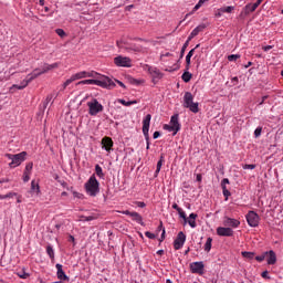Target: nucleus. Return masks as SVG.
I'll use <instances>...</instances> for the list:
<instances>
[{
	"label": "nucleus",
	"mask_w": 283,
	"mask_h": 283,
	"mask_svg": "<svg viewBox=\"0 0 283 283\" xmlns=\"http://www.w3.org/2000/svg\"><path fill=\"white\" fill-rule=\"evenodd\" d=\"M78 85H97L104 90H114L116 83L107 76H102L99 80H83L78 82Z\"/></svg>",
	"instance_id": "f257e3e1"
},
{
	"label": "nucleus",
	"mask_w": 283,
	"mask_h": 283,
	"mask_svg": "<svg viewBox=\"0 0 283 283\" xmlns=\"http://www.w3.org/2000/svg\"><path fill=\"white\" fill-rule=\"evenodd\" d=\"M84 189L87 196H91V198H96V196L101 193V182H98V179H96V175H92L88 178L84 185Z\"/></svg>",
	"instance_id": "f03ea898"
},
{
	"label": "nucleus",
	"mask_w": 283,
	"mask_h": 283,
	"mask_svg": "<svg viewBox=\"0 0 283 283\" xmlns=\"http://www.w3.org/2000/svg\"><path fill=\"white\" fill-rule=\"evenodd\" d=\"M182 106L192 112V114H198V112H200V104L193 102V94H191V92L185 93Z\"/></svg>",
	"instance_id": "7ed1b4c3"
},
{
	"label": "nucleus",
	"mask_w": 283,
	"mask_h": 283,
	"mask_svg": "<svg viewBox=\"0 0 283 283\" xmlns=\"http://www.w3.org/2000/svg\"><path fill=\"white\" fill-rule=\"evenodd\" d=\"M8 160H11L9 163L10 169H15V167H20L22 163H25V158L28 156L27 151H21L19 154L12 155V154H6L4 155Z\"/></svg>",
	"instance_id": "20e7f679"
},
{
	"label": "nucleus",
	"mask_w": 283,
	"mask_h": 283,
	"mask_svg": "<svg viewBox=\"0 0 283 283\" xmlns=\"http://www.w3.org/2000/svg\"><path fill=\"white\" fill-rule=\"evenodd\" d=\"M87 107L90 116H97L104 109L103 104H99L98 99L96 98H93L91 102H87Z\"/></svg>",
	"instance_id": "39448f33"
},
{
	"label": "nucleus",
	"mask_w": 283,
	"mask_h": 283,
	"mask_svg": "<svg viewBox=\"0 0 283 283\" xmlns=\"http://www.w3.org/2000/svg\"><path fill=\"white\" fill-rule=\"evenodd\" d=\"M178 118L179 115L175 114L170 118V125H164V129H166L167 132H174V136H176L180 129V122L178 120Z\"/></svg>",
	"instance_id": "423d86ee"
},
{
	"label": "nucleus",
	"mask_w": 283,
	"mask_h": 283,
	"mask_svg": "<svg viewBox=\"0 0 283 283\" xmlns=\"http://www.w3.org/2000/svg\"><path fill=\"white\" fill-rule=\"evenodd\" d=\"M149 125H151V114H147L143 119V134L146 140V149H149Z\"/></svg>",
	"instance_id": "0eeeda50"
},
{
	"label": "nucleus",
	"mask_w": 283,
	"mask_h": 283,
	"mask_svg": "<svg viewBox=\"0 0 283 283\" xmlns=\"http://www.w3.org/2000/svg\"><path fill=\"white\" fill-rule=\"evenodd\" d=\"M245 218L249 227L255 228L260 224V216L255 211H249Z\"/></svg>",
	"instance_id": "6e6552de"
},
{
	"label": "nucleus",
	"mask_w": 283,
	"mask_h": 283,
	"mask_svg": "<svg viewBox=\"0 0 283 283\" xmlns=\"http://www.w3.org/2000/svg\"><path fill=\"white\" fill-rule=\"evenodd\" d=\"M114 63L117 67H132V59L128 56L118 55L114 59Z\"/></svg>",
	"instance_id": "1a4fd4ad"
},
{
	"label": "nucleus",
	"mask_w": 283,
	"mask_h": 283,
	"mask_svg": "<svg viewBox=\"0 0 283 283\" xmlns=\"http://www.w3.org/2000/svg\"><path fill=\"white\" fill-rule=\"evenodd\" d=\"M187 241V235L185 232H179L177 238L174 241L175 251H180L181 247H185V242Z\"/></svg>",
	"instance_id": "9d476101"
},
{
	"label": "nucleus",
	"mask_w": 283,
	"mask_h": 283,
	"mask_svg": "<svg viewBox=\"0 0 283 283\" xmlns=\"http://www.w3.org/2000/svg\"><path fill=\"white\" fill-rule=\"evenodd\" d=\"M56 67H59V63H53V64H44L42 66V71H40L39 69L33 70V72L31 74H38V76H41V74H45L48 72H50L51 70H56Z\"/></svg>",
	"instance_id": "9b49d317"
},
{
	"label": "nucleus",
	"mask_w": 283,
	"mask_h": 283,
	"mask_svg": "<svg viewBox=\"0 0 283 283\" xmlns=\"http://www.w3.org/2000/svg\"><path fill=\"white\" fill-rule=\"evenodd\" d=\"M39 74H29L27 75L25 80H23L21 82V84H14L13 87H15L17 90H25V87H28V85H30V83H32V81H34V78H36Z\"/></svg>",
	"instance_id": "f8f14e48"
},
{
	"label": "nucleus",
	"mask_w": 283,
	"mask_h": 283,
	"mask_svg": "<svg viewBox=\"0 0 283 283\" xmlns=\"http://www.w3.org/2000/svg\"><path fill=\"white\" fill-rule=\"evenodd\" d=\"M190 271L202 275L205 273V263L202 261L190 263Z\"/></svg>",
	"instance_id": "ddd939ff"
},
{
	"label": "nucleus",
	"mask_w": 283,
	"mask_h": 283,
	"mask_svg": "<svg viewBox=\"0 0 283 283\" xmlns=\"http://www.w3.org/2000/svg\"><path fill=\"white\" fill-rule=\"evenodd\" d=\"M56 269V277L60 280V282H70V276L65 274V271H63V265L61 263H57L55 265Z\"/></svg>",
	"instance_id": "4468645a"
},
{
	"label": "nucleus",
	"mask_w": 283,
	"mask_h": 283,
	"mask_svg": "<svg viewBox=\"0 0 283 283\" xmlns=\"http://www.w3.org/2000/svg\"><path fill=\"white\" fill-rule=\"evenodd\" d=\"M114 147V140L111 137H103L102 138V149H105L107 154H112Z\"/></svg>",
	"instance_id": "2eb2a0df"
},
{
	"label": "nucleus",
	"mask_w": 283,
	"mask_h": 283,
	"mask_svg": "<svg viewBox=\"0 0 283 283\" xmlns=\"http://www.w3.org/2000/svg\"><path fill=\"white\" fill-rule=\"evenodd\" d=\"M223 227H228L229 229H238L240 227V220L224 217L223 218Z\"/></svg>",
	"instance_id": "dca6fc26"
},
{
	"label": "nucleus",
	"mask_w": 283,
	"mask_h": 283,
	"mask_svg": "<svg viewBox=\"0 0 283 283\" xmlns=\"http://www.w3.org/2000/svg\"><path fill=\"white\" fill-rule=\"evenodd\" d=\"M217 234L222 238H231V237H233V229H231L229 227H219L217 229Z\"/></svg>",
	"instance_id": "f3484780"
},
{
	"label": "nucleus",
	"mask_w": 283,
	"mask_h": 283,
	"mask_svg": "<svg viewBox=\"0 0 283 283\" xmlns=\"http://www.w3.org/2000/svg\"><path fill=\"white\" fill-rule=\"evenodd\" d=\"M266 255H268V264L273 265L277 262V255L275 254V251L270 250V251H265Z\"/></svg>",
	"instance_id": "a211bd4d"
},
{
	"label": "nucleus",
	"mask_w": 283,
	"mask_h": 283,
	"mask_svg": "<svg viewBox=\"0 0 283 283\" xmlns=\"http://www.w3.org/2000/svg\"><path fill=\"white\" fill-rule=\"evenodd\" d=\"M124 49L126 52H143V46L140 44H126Z\"/></svg>",
	"instance_id": "6ab92c4d"
},
{
	"label": "nucleus",
	"mask_w": 283,
	"mask_h": 283,
	"mask_svg": "<svg viewBox=\"0 0 283 283\" xmlns=\"http://www.w3.org/2000/svg\"><path fill=\"white\" fill-rule=\"evenodd\" d=\"M148 72L153 76V78H163V73L156 66H149Z\"/></svg>",
	"instance_id": "aec40b11"
},
{
	"label": "nucleus",
	"mask_w": 283,
	"mask_h": 283,
	"mask_svg": "<svg viewBox=\"0 0 283 283\" xmlns=\"http://www.w3.org/2000/svg\"><path fill=\"white\" fill-rule=\"evenodd\" d=\"M130 218L134 220V222H137V224H140V227H145V222L143 221V216L138 212H133Z\"/></svg>",
	"instance_id": "412c9836"
},
{
	"label": "nucleus",
	"mask_w": 283,
	"mask_h": 283,
	"mask_svg": "<svg viewBox=\"0 0 283 283\" xmlns=\"http://www.w3.org/2000/svg\"><path fill=\"white\" fill-rule=\"evenodd\" d=\"M196 218H198V214L192 212L189 214V218L185 222H188V224H189V227H191V229H196V227H197Z\"/></svg>",
	"instance_id": "4be33fe9"
},
{
	"label": "nucleus",
	"mask_w": 283,
	"mask_h": 283,
	"mask_svg": "<svg viewBox=\"0 0 283 283\" xmlns=\"http://www.w3.org/2000/svg\"><path fill=\"white\" fill-rule=\"evenodd\" d=\"M260 6L254 2L253 4L249 3L244 7V10H245V14H249L250 12H255V10H258Z\"/></svg>",
	"instance_id": "5701e85b"
},
{
	"label": "nucleus",
	"mask_w": 283,
	"mask_h": 283,
	"mask_svg": "<svg viewBox=\"0 0 283 283\" xmlns=\"http://www.w3.org/2000/svg\"><path fill=\"white\" fill-rule=\"evenodd\" d=\"M31 191L32 193H36V196L41 193V187H39V182L34 180L31 181Z\"/></svg>",
	"instance_id": "b1692460"
},
{
	"label": "nucleus",
	"mask_w": 283,
	"mask_h": 283,
	"mask_svg": "<svg viewBox=\"0 0 283 283\" xmlns=\"http://www.w3.org/2000/svg\"><path fill=\"white\" fill-rule=\"evenodd\" d=\"M196 52V49H192L188 52V54L186 55V70H189L190 65H191V56H193V53Z\"/></svg>",
	"instance_id": "393cba45"
},
{
	"label": "nucleus",
	"mask_w": 283,
	"mask_h": 283,
	"mask_svg": "<svg viewBox=\"0 0 283 283\" xmlns=\"http://www.w3.org/2000/svg\"><path fill=\"white\" fill-rule=\"evenodd\" d=\"M206 28H207V24H205V23L199 24L197 28H195V29L192 30V35L198 36V35L200 34V32H203V30H205Z\"/></svg>",
	"instance_id": "a878e982"
},
{
	"label": "nucleus",
	"mask_w": 283,
	"mask_h": 283,
	"mask_svg": "<svg viewBox=\"0 0 283 283\" xmlns=\"http://www.w3.org/2000/svg\"><path fill=\"white\" fill-rule=\"evenodd\" d=\"M192 76H193V74H191L189 72V70L186 69V71L181 75V78H182L184 83H189V81H191Z\"/></svg>",
	"instance_id": "bb28decb"
},
{
	"label": "nucleus",
	"mask_w": 283,
	"mask_h": 283,
	"mask_svg": "<svg viewBox=\"0 0 283 283\" xmlns=\"http://www.w3.org/2000/svg\"><path fill=\"white\" fill-rule=\"evenodd\" d=\"M163 163H165V157L161 156L160 159L157 163V168L155 170V176H158L160 174V169H163Z\"/></svg>",
	"instance_id": "cd10ccee"
},
{
	"label": "nucleus",
	"mask_w": 283,
	"mask_h": 283,
	"mask_svg": "<svg viewBox=\"0 0 283 283\" xmlns=\"http://www.w3.org/2000/svg\"><path fill=\"white\" fill-rule=\"evenodd\" d=\"M117 103H120V105H124L125 107H129L132 105H136L137 101H125V99H117Z\"/></svg>",
	"instance_id": "c85d7f7f"
},
{
	"label": "nucleus",
	"mask_w": 283,
	"mask_h": 283,
	"mask_svg": "<svg viewBox=\"0 0 283 283\" xmlns=\"http://www.w3.org/2000/svg\"><path fill=\"white\" fill-rule=\"evenodd\" d=\"M233 10H235V7H233V6L220 8V12H223L227 14H231V12H233Z\"/></svg>",
	"instance_id": "c756f323"
},
{
	"label": "nucleus",
	"mask_w": 283,
	"mask_h": 283,
	"mask_svg": "<svg viewBox=\"0 0 283 283\" xmlns=\"http://www.w3.org/2000/svg\"><path fill=\"white\" fill-rule=\"evenodd\" d=\"M241 255L247 258V260H253V258H255V252L243 251L241 252Z\"/></svg>",
	"instance_id": "7c9ffc66"
},
{
	"label": "nucleus",
	"mask_w": 283,
	"mask_h": 283,
	"mask_svg": "<svg viewBox=\"0 0 283 283\" xmlns=\"http://www.w3.org/2000/svg\"><path fill=\"white\" fill-rule=\"evenodd\" d=\"M95 174L98 178H105V174H103V168L99 165L95 166Z\"/></svg>",
	"instance_id": "2f4dec72"
},
{
	"label": "nucleus",
	"mask_w": 283,
	"mask_h": 283,
	"mask_svg": "<svg viewBox=\"0 0 283 283\" xmlns=\"http://www.w3.org/2000/svg\"><path fill=\"white\" fill-rule=\"evenodd\" d=\"M213 242V239H211V237H209L206 241V244H205V251L207 253H209V251H211V243Z\"/></svg>",
	"instance_id": "473e14b6"
},
{
	"label": "nucleus",
	"mask_w": 283,
	"mask_h": 283,
	"mask_svg": "<svg viewBox=\"0 0 283 283\" xmlns=\"http://www.w3.org/2000/svg\"><path fill=\"white\" fill-rule=\"evenodd\" d=\"M74 75H75L76 81H78L81 78H87V71H81Z\"/></svg>",
	"instance_id": "72a5a7b5"
},
{
	"label": "nucleus",
	"mask_w": 283,
	"mask_h": 283,
	"mask_svg": "<svg viewBox=\"0 0 283 283\" xmlns=\"http://www.w3.org/2000/svg\"><path fill=\"white\" fill-rule=\"evenodd\" d=\"M46 253L51 260H54V248L52 245L46 247Z\"/></svg>",
	"instance_id": "f704fd0d"
},
{
	"label": "nucleus",
	"mask_w": 283,
	"mask_h": 283,
	"mask_svg": "<svg viewBox=\"0 0 283 283\" xmlns=\"http://www.w3.org/2000/svg\"><path fill=\"white\" fill-rule=\"evenodd\" d=\"M187 48H189V41H186L181 48L180 51V59H182L185 56V52L187 51Z\"/></svg>",
	"instance_id": "c9c22d12"
},
{
	"label": "nucleus",
	"mask_w": 283,
	"mask_h": 283,
	"mask_svg": "<svg viewBox=\"0 0 283 283\" xmlns=\"http://www.w3.org/2000/svg\"><path fill=\"white\" fill-rule=\"evenodd\" d=\"M74 81H76L75 75H72L71 78L66 80L63 84L64 90H65V87H67V85H71V83H74Z\"/></svg>",
	"instance_id": "e433bc0d"
},
{
	"label": "nucleus",
	"mask_w": 283,
	"mask_h": 283,
	"mask_svg": "<svg viewBox=\"0 0 283 283\" xmlns=\"http://www.w3.org/2000/svg\"><path fill=\"white\" fill-rule=\"evenodd\" d=\"M34 167L33 163H28L24 169V174H32V168Z\"/></svg>",
	"instance_id": "4c0bfd02"
},
{
	"label": "nucleus",
	"mask_w": 283,
	"mask_h": 283,
	"mask_svg": "<svg viewBox=\"0 0 283 283\" xmlns=\"http://www.w3.org/2000/svg\"><path fill=\"white\" fill-rule=\"evenodd\" d=\"M18 277H21V280H28V277H30V273L24 271L18 272Z\"/></svg>",
	"instance_id": "58836bf2"
},
{
	"label": "nucleus",
	"mask_w": 283,
	"mask_h": 283,
	"mask_svg": "<svg viewBox=\"0 0 283 283\" xmlns=\"http://www.w3.org/2000/svg\"><path fill=\"white\" fill-rule=\"evenodd\" d=\"M55 34H57V36H61V39H64V36H67V34L63 29H56Z\"/></svg>",
	"instance_id": "ea45409f"
},
{
	"label": "nucleus",
	"mask_w": 283,
	"mask_h": 283,
	"mask_svg": "<svg viewBox=\"0 0 283 283\" xmlns=\"http://www.w3.org/2000/svg\"><path fill=\"white\" fill-rule=\"evenodd\" d=\"M92 220H94L93 216H88V217L81 216V219H80V221H82V222H92Z\"/></svg>",
	"instance_id": "a19ab883"
},
{
	"label": "nucleus",
	"mask_w": 283,
	"mask_h": 283,
	"mask_svg": "<svg viewBox=\"0 0 283 283\" xmlns=\"http://www.w3.org/2000/svg\"><path fill=\"white\" fill-rule=\"evenodd\" d=\"M96 76H98L97 72H94V71L86 72V78H96Z\"/></svg>",
	"instance_id": "79ce46f5"
},
{
	"label": "nucleus",
	"mask_w": 283,
	"mask_h": 283,
	"mask_svg": "<svg viewBox=\"0 0 283 283\" xmlns=\"http://www.w3.org/2000/svg\"><path fill=\"white\" fill-rule=\"evenodd\" d=\"M265 259H266V252H263L261 255L255 256L256 262H264Z\"/></svg>",
	"instance_id": "37998d69"
},
{
	"label": "nucleus",
	"mask_w": 283,
	"mask_h": 283,
	"mask_svg": "<svg viewBox=\"0 0 283 283\" xmlns=\"http://www.w3.org/2000/svg\"><path fill=\"white\" fill-rule=\"evenodd\" d=\"M221 189H222V193H223L226 200H229V196H231V191H229V189H227V187H223Z\"/></svg>",
	"instance_id": "c03bdc74"
},
{
	"label": "nucleus",
	"mask_w": 283,
	"mask_h": 283,
	"mask_svg": "<svg viewBox=\"0 0 283 283\" xmlns=\"http://www.w3.org/2000/svg\"><path fill=\"white\" fill-rule=\"evenodd\" d=\"M238 59H240V54L228 55V61L230 62H235Z\"/></svg>",
	"instance_id": "a18cd8bd"
},
{
	"label": "nucleus",
	"mask_w": 283,
	"mask_h": 283,
	"mask_svg": "<svg viewBox=\"0 0 283 283\" xmlns=\"http://www.w3.org/2000/svg\"><path fill=\"white\" fill-rule=\"evenodd\" d=\"M254 136L255 138H260V136H262V127L255 128Z\"/></svg>",
	"instance_id": "49530a36"
},
{
	"label": "nucleus",
	"mask_w": 283,
	"mask_h": 283,
	"mask_svg": "<svg viewBox=\"0 0 283 283\" xmlns=\"http://www.w3.org/2000/svg\"><path fill=\"white\" fill-rule=\"evenodd\" d=\"M145 235L146 238H148L149 240H156V234L149 232V231H146L145 232Z\"/></svg>",
	"instance_id": "de8ad7c7"
},
{
	"label": "nucleus",
	"mask_w": 283,
	"mask_h": 283,
	"mask_svg": "<svg viewBox=\"0 0 283 283\" xmlns=\"http://www.w3.org/2000/svg\"><path fill=\"white\" fill-rule=\"evenodd\" d=\"M52 98H54V96L52 95H48L44 102V107H48V105L50 104V102H52Z\"/></svg>",
	"instance_id": "09e8293b"
},
{
	"label": "nucleus",
	"mask_w": 283,
	"mask_h": 283,
	"mask_svg": "<svg viewBox=\"0 0 283 283\" xmlns=\"http://www.w3.org/2000/svg\"><path fill=\"white\" fill-rule=\"evenodd\" d=\"M178 214L180 218H182V220H185V222H187V213H185L182 209L178 211Z\"/></svg>",
	"instance_id": "8fccbe9b"
},
{
	"label": "nucleus",
	"mask_w": 283,
	"mask_h": 283,
	"mask_svg": "<svg viewBox=\"0 0 283 283\" xmlns=\"http://www.w3.org/2000/svg\"><path fill=\"white\" fill-rule=\"evenodd\" d=\"M23 182H30V172H23Z\"/></svg>",
	"instance_id": "3c124183"
},
{
	"label": "nucleus",
	"mask_w": 283,
	"mask_h": 283,
	"mask_svg": "<svg viewBox=\"0 0 283 283\" xmlns=\"http://www.w3.org/2000/svg\"><path fill=\"white\" fill-rule=\"evenodd\" d=\"M135 205L139 207V209H145V207H147V203H145L144 201H137L135 202Z\"/></svg>",
	"instance_id": "603ef678"
},
{
	"label": "nucleus",
	"mask_w": 283,
	"mask_h": 283,
	"mask_svg": "<svg viewBox=\"0 0 283 283\" xmlns=\"http://www.w3.org/2000/svg\"><path fill=\"white\" fill-rule=\"evenodd\" d=\"M261 277H263L264 280H271V276H269V271H263L261 273Z\"/></svg>",
	"instance_id": "864d4df0"
},
{
	"label": "nucleus",
	"mask_w": 283,
	"mask_h": 283,
	"mask_svg": "<svg viewBox=\"0 0 283 283\" xmlns=\"http://www.w3.org/2000/svg\"><path fill=\"white\" fill-rule=\"evenodd\" d=\"M243 169H255V164H245L243 165Z\"/></svg>",
	"instance_id": "5fc2aeb1"
},
{
	"label": "nucleus",
	"mask_w": 283,
	"mask_h": 283,
	"mask_svg": "<svg viewBox=\"0 0 283 283\" xmlns=\"http://www.w3.org/2000/svg\"><path fill=\"white\" fill-rule=\"evenodd\" d=\"M14 196H19V193L17 192H8L7 195H4V198L8 199V198H14Z\"/></svg>",
	"instance_id": "6e6d98bb"
},
{
	"label": "nucleus",
	"mask_w": 283,
	"mask_h": 283,
	"mask_svg": "<svg viewBox=\"0 0 283 283\" xmlns=\"http://www.w3.org/2000/svg\"><path fill=\"white\" fill-rule=\"evenodd\" d=\"M227 185H229V178H223L221 181V188L227 187Z\"/></svg>",
	"instance_id": "4d7b16f0"
},
{
	"label": "nucleus",
	"mask_w": 283,
	"mask_h": 283,
	"mask_svg": "<svg viewBox=\"0 0 283 283\" xmlns=\"http://www.w3.org/2000/svg\"><path fill=\"white\" fill-rule=\"evenodd\" d=\"M231 83L232 85H238V83H240V80L238 78V76H234L231 78Z\"/></svg>",
	"instance_id": "13d9d810"
},
{
	"label": "nucleus",
	"mask_w": 283,
	"mask_h": 283,
	"mask_svg": "<svg viewBox=\"0 0 283 283\" xmlns=\"http://www.w3.org/2000/svg\"><path fill=\"white\" fill-rule=\"evenodd\" d=\"M117 85H119V87H123L124 90H127V86L125 85V83L118 81V80H115Z\"/></svg>",
	"instance_id": "bf43d9fd"
},
{
	"label": "nucleus",
	"mask_w": 283,
	"mask_h": 283,
	"mask_svg": "<svg viewBox=\"0 0 283 283\" xmlns=\"http://www.w3.org/2000/svg\"><path fill=\"white\" fill-rule=\"evenodd\" d=\"M73 196L74 198H78V199L83 198V193L76 192V191H73Z\"/></svg>",
	"instance_id": "052dcab7"
},
{
	"label": "nucleus",
	"mask_w": 283,
	"mask_h": 283,
	"mask_svg": "<svg viewBox=\"0 0 283 283\" xmlns=\"http://www.w3.org/2000/svg\"><path fill=\"white\" fill-rule=\"evenodd\" d=\"M153 138L156 140V138H160V132L156 130L154 134H153Z\"/></svg>",
	"instance_id": "680f3d73"
},
{
	"label": "nucleus",
	"mask_w": 283,
	"mask_h": 283,
	"mask_svg": "<svg viewBox=\"0 0 283 283\" xmlns=\"http://www.w3.org/2000/svg\"><path fill=\"white\" fill-rule=\"evenodd\" d=\"M122 213H123L124 216H129V217L132 218V214H133L134 212H132V211H129V210H124V211H122Z\"/></svg>",
	"instance_id": "e2e57ef3"
},
{
	"label": "nucleus",
	"mask_w": 283,
	"mask_h": 283,
	"mask_svg": "<svg viewBox=\"0 0 283 283\" xmlns=\"http://www.w3.org/2000/svg\"><path fill=\"white\" fill-rule=\"evenodd\" d=\"M172 209H175L177 212H179L182 208H179L178 203H174Z\"/></svg>",
	"instance_id": "0e129e2a"
},
{
	"label": "nucleus",
	"mask_w": 283,
	"mask_h": 283,
	"mask_svg": "<svg viewBox=\"0 0 283 283\" xmlns=\"http://www.w3.org/2000/svg\"><path fill=\"white\" fill-rule=\"evenodd\" d=\"M196 35H193V31H191L190 35L188 36L187 41H188V45L189 42L195 38Z\"/></svg>",
	"instance_id": "69168bd1"
},
{
	"label": "nucleus",
	"mask_w": 283,
	"mask_h": 283,
	"mask_svg": "<svg viewBox=\"0 0 283 283\" xmlns=\"http://www.w3.org/2000/svg\"><path fill=\"white\" fill-rule=\"evenodd\" d=\"M165 229H163L161 237L159 239V242H163L165 240Z\"/></svg>",
	"instance_id": "338daca9"
},
{
	"label": "nucleus",
	"mask_w": 283,
	"mask_h": 283,
	"mask_svg": "<svg viewBox=\"0 0 283 283\" xmlns=\"http://www.w3.org/2000/svg\"><path fill=\"white\" fill-rule=\"evenodd\" d=\"M3 182H10V179L9 178L1 179L0 185H3Z\"/></svg>",
	"instance_id": "774afa93"
}]
</instances>
